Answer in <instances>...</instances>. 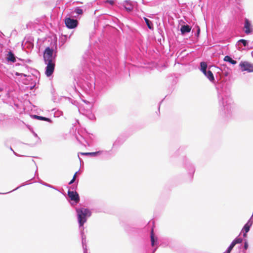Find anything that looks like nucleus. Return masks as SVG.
Instances as JSON below:
<instances>
[{
  "label": "nucleus",
  "mask_w": 253,
  "mask_h": 253,
  "mask_svg": "<svg viewBox=\"0 0 253 253\" xmlns=\"http://www.w3.org/2000/svg\"><path fill=\"white\" fill-rule=\"evenodd\" d=\"M201 70L209 79H214L212 71H217L219 69L215 66H211L209 68L207 71V64L205 62L200 63Z\"/></svg>",
  "instance_id": "nucleus-1"
},
{
  "label": "nucleus",
  "mask_w": 253,
  "mask_h": 253,
  "mask_svg": "<svg viewBox=\"0 0 253 253\" xmlns=\"http://www.w3.org/2000/svg\"><path fill=\"white\" fill-rule=\"evenodd\" d=\"M77 212L79 224L82 226L86 222V216L90 215V211L87 209L82 208L77 210Z\"/></svg>",
  "instance_id": "nucleus-2"
},
{
  "label": "nucleus",
  "mask_w": 253,
  "mask_h": 253,
  "mask_svg": "<svg viewBox=\"0 0 253 253\" xmlns=\"http://www.w3.org/2000/svg\"><path fill=\"white\" fill-rule=\"evenodd\" d=\"M239 66L242 71H248L249 72H253V64L248 61H242Z\"/></svg>",
  "instance_id": "nucleus-3"
},
{
  "label": "nucleus",
  "mask_w": 253,
  "mask_h": 253,
  "mask_svg": "<svg viewBox=\"0 0 253 253\" xmlns=\"http://www.w3.org/2000/svg\"><path fill=\"white\" fill-rule=\"evenodd\" d=\"M53 52V49H50L49 47L45 48L43 54V58L46 63L52 62Z\"/></svg>",
  "instance_id": "nucleus-4"
},
{
  "label": "nucleus",
  "mask_w": 253,
  "mask_h": 253,
  "mask_svg": "<svg viewBox=\"0 0 253 253\" xmlns=\"http://www.w3.org/2000/svg\"><path fill=\"white\" fill-rule=\"evenodd\" d=\"M66 26L70 28L73 29L77 26L78 21L70 18H67L65 19Z\"/></svg>",
  "instance_id": "nucleus-5"
},
{
  "label": "nucleus",
  "mask_w": 253,
  "mask_h": 253,
  "mask_svg": "<svg viewBox=\"0 0 253 253\" xmlns=\"http://www.w3.org/2000/svg\"><path fill=\"white\" fill-rule=\"evenodd\" d=\"M47 65L46 68L45 74L47 77L51 76L54 69L55 64L53 62H47Z\"/></svg>",
  "instance_id": "nucleus-6"
},
{
  "label": "nucleus",
  "mask_w": 253,
  "mask_h": 253,
  "mask_svg": "<svg viewBox=\"0 0 253 253\" xmlns=\"http://www.w3.org/2000/svg\"><path fill=\"white\" fill-rule=\"evenodd\" d=\"M68 195L71 200L75 201L76 203L79 202L80 197L77 192L68 191Z\"/></svg>",
  "instance_id": "nucleus-7"
},
{
  "label": "nucleus",
  "mask_w": 253,
  "mask_h": 253,
  "mask_svg": "<svg viewBox=\"0 0 253 253\" xmlns=\"http://www.w3.org/2000/svg\"><path fill=\"white\" fill-rule=\"evenodd\" d=\"M244 29L245 33L247 34H249L253 31L252 24L250 21L247 18H246L245 20Z\"/></svg>",
  "instance_id": "nucleus-8"
},
{
  "label": "nucleus",
  "mask_w": 253,
  "mask_h": 253,
  "mask_svg": "<svg viewBox=\"0 0 253 253\" xmlns=\"http://www.w3.org/2000/svg\"><path fill=\"white\" fill-rule=\"evenodd\" d=\"M253 222L251 220L248 221V222L245 225L244 228L243 229V232L245 231V233L243 234V236L246 237V234L250 230V228L251 226L252 225Z\"/></svg>",
  "instance_id": "nucleus-9"
},
{
  "label": "nucleus",
  "mask_w": 253,
  "mask_h": 253,
  "mask_svg": "<svg viewBox=\"0 0 253 253\" xmlns=\"http://www.w3.org/2000/svg\"><path fill=\"white\" fill-rule=\"evenodd\" d=\"M124 6L127 11L130 12L133 10V6L129 1H125Z\"/></svg>",
  "instance_id": "nucleus-10"
},
{
  "label": "nucleus",
  "mask_w": 253,
  "mask_h": 253,
  "mask_svg": "<svg viewBox=\"0 0 253 253\" xmlns=\"http://www.w3.org/2000/svg\"><path fill=\"white\" fill-rule=\"evenodd\" d=\"M191 28L188 25H183L181 27V32L182 34H184L186 33H189L190 32Z\"/></svg>",
  "instance_id": "nucleus-11"
},
{
  "label": "nucleus",
  "mask_w": 253,
  "mask_h": 253,
  "mask_svg": "<svg viewBox=\"0 0 253 253\" xmlns=\"http://www.w3.org/2000/svg\"><path fill=\"white\" fill-rule=\"evenodd\" d=\"M6 58L8 61H11L12 62H15L16 61L15 56L11 51L8 52Z\"/></svg>",
  "instance_id": "nucleus-12"
},
{
  "label": "nucleus",
  "mask_w": 253,
  "mask_h": 253,
  "mask_svg": "<svg viewBox=\"0 0 253 253\" xmlns=\"http://www.w3.org/2000/svg\"><path fill=\"white\" fill-rule=\"evenodd\" d=\"M33 118L39 120L45 121L49 123L51 122V120L50 119L44 117L39 116L35 115H34Z\"/></svg>",
  "instance_id": "nucleus-13"
},
{
  "label": "nucleus",
  "mask_w": 253,
  "mask_h": 253,
  "mask_svg": "<svg viewBox=\"0 0 253 253\" xmlns=\"http://www.w3.org/2000/svg\"><path fill=\"white\" fill-rule=\"evenodd\" d=\"M224 61L229 62L231 64L235 65L237 63L236 61L233 60L229 56H225L224 58Z\"/></svg>",
  "instance_id": "nucleus-14"
},
{
  "label": "nucleus",
  "mask_w": 253,
  "mask_h": 253,
  "mask_svg": "<svg viewBox=\"0 0 253 253\" xmlns=\"http://www.w3.org/2000/svg\"><path fill=\"white\" fill-rule=\"evenodd\" d=\"M157 239H155L154 235V231L152 229L151 232V243L152 246H154L155 245V242H157Z\"/></svg>",
  "instance_id": "nucleus-15"
},
{
  "label": "nucleus",
  "mask_w": 253,
  "mask_h": 253,
  "mask_svg": "<svg viewBox=\"0 0 253 253\" xmlns=\"http://www.w3.org/2000/svg\"><path fill=\"white\" fill-rule=\"evenodd\" d=\"M144 20H145L148 27L150 29H152L153 28V25H152L151 22L147 18L144 17Z\"/></svg>",
  "instance_id": "nucleus-16"
},
{
  "label": "nucleus",
  "mask_w": 253,
  "mask_h": 253,
  "mask_svg": "<svg viewBox=\"0 0 253 253\" xmlns=\"http://www.w3.org/2000/svg\"><path fill=\"white\" fill-rule=\"evenodd\" d=\"M235 246V243L232 242L227 251V253H230L231 250L233 249V248H234V247Z\"/></svg>",
  "instance_id": "nucleus-17"
},
{
  "label": "nucleus",
  "mask_w": 253,
  "mask_h": 253,
  "mask_svg": "<svg viewBox=\"0 0 253 253\" xmlns=\"http://www.w3.org/2000/svg\"><path fill=\"white\" fill-rule=\"evenodd\" d=\"M75 11L76 12V13H77V14H82L83 13V11L82 9L80 8L79 7H77L75 10Z\"/></svg>",
  "instance_id": "nucleus-18"
},
{
  "label": "nucleus",
  "mask_w": 253,
  "mask_h": 253,
  "mask_svg": "<svg viewBox=\"0 0 253 253\" xmlns=\"http://www.w3.org/2000/svg\"><path fill=\"white\" fill-rule=\"evenodd\" d=\"M242 239L239 238H236L235 239L233 242L235 243V245L236 244L241 243L242 242Z\"/></svg>",
  "instance_id": "nucleus-19"
},
{
  "label": "nucleus",
  "mask_w": 253,
  "mask_h": 253,
  "mask_svg": "<svg viewBox=\"0 0 253 253\" xmlns=\"http://www.w3.org/2000/svg\"><path fill=\"white\" fill-rule=\"evenodd\" d=\"M239 42H242L243 45L246 46L247 44V42L245 40L241 39L239 41Z\"/></svg>",
  "instance_id": "nucleus-20"
},
{
  "label": "nucleus",
  "mask_w": 253,
  "mask_h": 253,
  "mask_svg": "<svg viewBox=\"0 0 253 253\" xmlns=\"http://www.w3.org/2000/svg\"><path fill=\"white\" fill-rule=\"evenodd\" d=\"M105 2L109 3L111 5H113L114 4V0H107L105 1Z\"/></svg>",
  "instance_id": "nucleus-21"
},
{
  "label": "nucleus",
  "mask_w": 253,
  "mask_h": 253,
  "mask_svg": "<svg viewBox=\"0 0 253 253\" xmlns=\"http://www.w3.org/2000/svg\"><path fill=\"white\" fill-rule=\"evenodd\" d=\"M94 153H82V155H94Z\"/></svg>",
  "instance_id": "nucleus-22"
},
{
  "label": "nucleus",
  "mask_w": 253,
  "mask_h": 253,
  "mask_svg": "<svg viewBox=\"0 0 253 253\" xmlns=\"http://www.w3.org/2000/svg\"><path fill=\"white\" fill-rule=\"evenodd\" d=\"M248 243H246H246H245V244H244V249H245V250H247V249H248Z\"/></svg>",
  "instance_id": "nucleus-23"
},
{
  "label": "nucleus",
  "mask_w": 253,
  "mask_h": 253,
  "mask_svg": "<svg viewBox=\"0 0 253 253\" xmlns=\"http://www.w3.org/2000/svg\"><path fill=\"white\" fill-rule=\"evenodd\" d=\"M200 32V28L199 27L198 29V30H197V36H199Z\"/></svg>",
  "instance_id": "nucleus-24"
},
{
  "label": "nucleus",
  "mask_w": 253,
  "mask_h": 253,
  "mask_svg": "<svg viewBox=\"0 0 253 253\" xmlns=\"http://www.w3.org/2000/svg\"><path fill=\"white\" fill-rule=\"evenodd\" d=\"M75 181V179H74L73 178H72V179L70 181V182L69 183V184H72L74 181Z\"/></svg>",
  "instance_id": "nucleus-25"
},
{
  "label": "nucleus",
  "mask_w": 253,
  "mask_h": 253,
  "mask_svg": "<svg viewBox=\"0 0 253 253\" xmlns=\"http://www.w3.org/2000/svg\"><path fill=\"white\" fill-rule=\"evenodd\" d=\"M75 181V179H74L73 178H72V179L70 181V182L69 183V184H72L74 181Z\"/></svg>",
  "instance_id": "nucleus-26"
},
{
  "label": "nucleus",
  "mask_w": 253,
  "mask_h": 253,
  "mask_svg": "<svg viewBox=\"0 0 253 253\" xmlns=\"http://www.w3.org/2000/svg\"><path fill=\"white\" fill-rule=\"evenodd\" d=\"M76 176H77V172H76L73 177V178L75 180H76Z\"/></svg>",
  "instance_id": "nucleus-27"
},
{
  "label": "nucleus",
  "mask_w": 253,
  "mask_h": 253,
  "mask_svg": "<svg viewBox=\"0 0 253 253\" xmlns=\"http://www.w3.org/2000/svg\"><path fill=\"white\" fill-rule=\"evenodd\" d=\"M2 90V89L0 88V92Z\"/></svg>",
  "instance_id": "nucleus-28"
},
{
  "label": "nucleus",
  "mask_w": 253,
  "mask_h": 253,
  "mask_svg": "<svg viewBox=\"0 0 253 253\" xmlns=\"http://www.w3.org/2000/svg\"><path fill=\"white\" fill-rule=\"evenodd\" d=\"M225 74L226 76H227V73H225Z\"/></svg>",
  "instance_id": "nucleus-29"
}]
</instances>
